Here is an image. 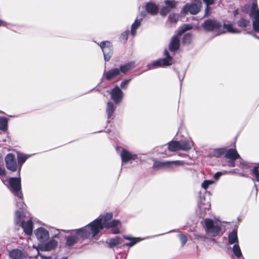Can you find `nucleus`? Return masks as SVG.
I'll use <instances>...</instances> for the list:
<instances>
[{
  "label": "nucleus",
  "mask_w": 259,
  "mask_h": 259,
  "mask_svg": "<svg viewBox=\"0 0 259 259\" xmlns=\"http://www.w3.org/2000/svg\"><path fill=\"white\" fill-rule=\"evenodd\" d=\"M253 36L255 37L256 38H257L259 39V37L257 36L256 34H253Z\"/></svg>",
  "instance_id": "53"
},
{
  "label": "nucleus",
  "mask_w": 259,
  "mask_h": 259,
  "mask_svg": "<svg viewBox=\"0 0 259 259\" xmlns=\"http://www.w3.org/2000/svg\"><path fill=\"white\" fill-rule=\"evenodd\" d=\"M211 13V8L209 6H206V7L205 10V16H208Z\"/></svg>",
  "instance_id": "44"
},
{
  "label": "nucleus",
  "mask_w": 259,
  "mask_h": 259,
  "mask_svg": "<svg viewBox=\"0 0 259 259\" xmlns=\"http://www.w3.org/2000/svg\"><path fill=\"white\" fill-rule=\"evenodd\" d=\"M165 6L162 7L160 14L163 16H166L172 9L176 8L177 2L174 0H166L164 1Z\"/></svg>",
  "instance_id": "12"
},
{
  "label": "nucleus",
  "mask_w": 259,
  "mask_h": 259,
  "mask_svg": "<svg viewBox=\"0 0 259 259\" xmlns=\"http://www.w3.org/2000/svg\"><path fill=\"white\" fill-rule=\"evenodd\" d=\"M203 28L207 32L217 31L219 34L223 33L221 31L222 25L221 24L215 19H209L205 20L202 24Z\"/></svg>",
  "instance_id": "6"
},
{
  "label": "nucleus",
  "mask_w": 259,
  "mask_h": 259,
  "mask_svg": "<svg viewBox=\"0 0 259 259\" xmlns=\"http://www.w3.org/2000/svg\"><path fill=\"white\" fill-rule=\"evenodd\" d=\"M114 110L115 108L113 103L111 102H108L106 108V112L107 113L108 118H110L112 116Z\"/></svg>",
  "instance_id": "28"
},
{
  "label": "nucleus",
  "mask_w": 259,
  "mask_h": 259,
  "mask_svg": "<svg viewBox=\"0 0 259 259\" xmlns=\"http://www.w3.org/2000/svg\"><path fill=\"white\" fill-rule=\"evenodd\" d=\"M249 20L244 18L240 19L237 22L238 26L242 28L246 27L249 24Z\"/></svg>",
  "instance_id": "33"
},
{
  "label": "nucleus",
  "mask_w": 259,
  "mask_h": 259,
  "mask_svg": "<svg viewBox=\"0 0 259 259\" xmlns=\"http://www.w3.org/2000/svg\"><path fill=\"white\" fill-rule=\"evenodd\" d=\"M181 35H179V34L174 36L171 40L169 46V50L174 52L178 50L180 47V38L179 37Z\"/></svg>",
  "instance_id": "18"
},
{
  "label": "nucleus",
  "mask_w": 259,
  "mask_h": 259,
  "mask_svg": "<svg viewBox=\"0 0 259 259\" xmlns=\"http://www.w3.org/2000/svg\"><path fill=\"white\" fill-rule=\"evenodd\" d=\"M178 236L181 240V245L183 246L188 240L187 237L185 235L182 234H179Z\"/></svg>",
  "instance_id": "39"
},
{
  "label": "nucleus",
  "mask_w": 259,
  "mask_h": 259,
  "mask_svg": "<svg viewBox=\"0 0 259 259\" xmlns=\"http://www.w3.org/2000/svg\"><path fill=\"white\" fill-rule=\"evenodd\" d=\"M5 175V169L4 167L0 166V176H4Z\"/></svg>",
  "instance_id": "48"
},
{
  "label": "nucleus",
  "mask_w": 259,
  "mask_h": 259,
  "mask_svg": "<svg viewBox=\"0 0 259 259\" xmlns=\"http://www.w3.org/2000/svg\"><path fill=\"white\" fill-rule=\"evenodd\" d=\"M180 149L184 151H188L190 150L192 146V142L188 141H179Z\"/></svg>",
  "instance_id": "24"
},
{
  "label": "nucleus",
  "mask_w": 259,
  "mask_h": 259,
  "mask_svg": "<svg viewBox=\"0 0 259 259\" xmlns=\"http://www.w3.org/2000/svg\"><path fill=\"white\" fill-rule=\"evenodd\" d=\"M228 240L229 243L230 244L238 243L237 232L236 229H233L232 232L229 234Z\"/></svg>",
  "instance_id": "22"
},
{
  "label": "nucleus",
  "mask_w": 259,
  "mask_h": 259,
  "mask_svg": "<svg viewBox=\"0 0 259 259\" xmlns=\"http://www.w3.org/2000/svg\"><path fill=\"white\" fill-rule=\"evenodd\" d=\"M224 27L229 32H231L232 33H239L240 32V31L237 30L236 28H233V25L231 24H224Z\"/></svg>",
  "instance_id": "32"
},
{
  "label": "nucleus",
  "mask_w": 259,
  "mask_h": 259,
  "mask_svg": "<svg viewBox=\"0 0 259 259\" xmlns=\"http://www.w3.org/2000/svg\"><path fill=\"white\" fill-rule=\"evenodd\" d=\"M233 251L236 257H239L242 256V253L238 243L234 244L233 247Z\"/></svg>",
  "instance_id": "35"
},
{
  "label": "nucleus",
  "mask_w": 259,
  "mask_h": 259,
  "mask_svg": "<svg viewBox=\"0 0 259 259\" xmlns=\"http://www.w3.org/2000/svg\"><path fill=\"white\" fill-rule=\"evenodd\" d=\"M225 157L226 158L230 160H236L240 159V165L243 168H248L250 165L248 163L242 161V159L241 158L239 154L235 149H229L225 152Z\"/></svg>",
  "instance_id": "8"
},
{
  "label": "nucleus",
  "mask_w": 259,
  "mask_h": 259,
  "mask_svg": "<svg viewBox=\"0 0 259 259\" xmlns=\"http://www.w3.org/2000/svg\"><path fill=\"white\" fill-rule=\"evenodd\" d=\"M227 173H228L227 171H225L224 173H223L222 172H217V173L215 174L214 178L215 179V180H218L223 174H225Z\"/></svg>",
  "instance_id": "43"
},
{
  "label": "nucleus",
  "mask_w": 259,
  "mask_h": 259,
  "mask_svg": "<svg viewBox=\"0 0 259 259\" xmlns=\"http://www.w3.org/2000/svg\"><path fill=\"white\" fill-rule=\"evenodd\" d=\"M146 9L147 12L152 15L157 14L158 11L157 6L152 3H148L146 6Z\"/></svg>",
  "instance_id": "23"
},
{
  "label": "nucleus",
  "mask_w": 259,
  "mask_h": 259,
  "mask_svg": "<svg viewBox=\"0 0 259 259\" xmlns=\"http://www.w3.org/2000/svg\"><path fill=\"white\" fill-rule=\"evenodd\" d=\"M204 223L205 231L208 235L216 237L221 234L222 225L220 222L206 219L204 220Z\"/></svg>",
  "instance_id": "4"
},
{
  "label": "nucleus",
  "mask_w": 259,
  "mask_h": 259,
  "mask_svg": "<svg viewBox=\"0 0 259 259\" xmlns=\"http://www.w3.org/2000/svg\"><path fill=\"white\" fill-rule=\"evenodd\" d=\"M8 128L7 118L1 117H0V130L6 131Z\"/></svg>",
  "instance_id": "30"
},
{
  "label": "nucleus",
  "mask_w": 259,
  "mask_h": 259,
  "mask_svg": "<svg viewBox=\"0 0 259 259\" xmlns=\"http://www.w3.org/2000/svg\"><path fill=\"white\" fill-rule=\"evenodd\" d=\"M9 255L10 259H24L26 258L25 253L18 249L10 251Z\"/></svg>",
  "instance_id": "17"
},
{
  "label": "nucleus",
  "mask_w": 259,
  "mask_h": 259,
  "mask_svg": "<svg viewBox=\"0 0 259 259\" xmlns=\"http://www.w3.org/2000/svg\"><path fill=\"white\" fill-rule=\"evenodd\" d=\"M201 7V2L200 1L193 4H187L184 6L182 12L184 14L190 13L191 14L195 15L200 11Z\"/></svg>",
  "instance_id": "9"
},
{
  "label": "nucleus",
  "mask_w": 259,
  "mask_h": 259,
  "mask_svg": "<svg viewBox=\"0 0 259 259\" xmlns=\"http://www.w3.org/2000/svg\"><path fill=\"white\" fill-rule=\"evenodd\" d=\"M233 14H234V16H236V15H237L238 14V10H236L234 11L233 12Z\"/></svg>",
  "instance_id": "52"
},
{
  "label": "nucleus",
  "mask_w": 259,
  "mask_h": 259,
  "mask_svg": "<svg viewBox=\"0 0 259 259\" xmlns=\"http://www.w3.org/2000/svg\"><path fill=\"white\" fill-rule=\"evenodd\" d=\"M204 3L206 4V6H209L210 5H212L214 4L213 0H203Z\"/></svg>",
  "instance_id": "45"
},
{
  "label": "nucleus",
  "mask_w": 259,
  "mask_h": 259,
  "mask_svg": "<svg viewBox=\"0 0 259 259\" xmlns=\"http://www.w3.org/2000/svg\"><path fill=\"white\" fill-rule=\"evenodd\" d=\"M252 172L254 174L256 179L257 181H259V171H258V166H255L252 169Z\"/></svg>",
  "instance_id": "41"
},
{
  "label": "nucleus",
  "mask_w": 259,
  "mask_h": 259,
  "mask_svg": "<svg viewBox=\"0 0 259 259\" xmlns=\"http://www.w3.org/2000/svg\"><path fill=\"white\" fill-rule=\"evenodd\" d=\"M212 241H214V242H215V240L214 239H212Z\"/></svg>",
  "instance_id": "54"
},
{
  "label": "nucleus",
  "mask_w": 259,
  "mask_h": 259,
  "mask_svg": "<svg viewBox=\"0 0 259 259\" xmlns=\"http://www.w3.org/2000/svg\"><path fill=\"white\" fill-rule=\"evenodd\" d=\"M10 184V189L13 194L17 196L18 200H16L17 206L21 210H17L15 212V223L20 226L23 229L24 232L28 235L32 234L33 225L31 220L27 222L22 221L20 223L21 217L22 213V210L25 208V204L23 202V194L21 191V179L20 178H11L9 181Z\"/></svg>",
  "instance_id": "2"
},
{
  "label": "nucleus",
  "mask_w": 259,
  "mask_h": 259,
  "mask_svg": "<svg viewBox=\"0 0 259 259\" xmlns=\"http://www.w3.org/2000/svg\"><path fill=\"white\" fill-rule=\"evenodd\" d=\"M142 20V18L141 19H137L135 20V22L133 23L131 26V34L133 36H135L136 34V30L138 28V27L140 26L141 24V22Z\"/></svg>",
  "instance_id": "25"
},
{
  "label": "nucleus",
  "mask_w": 259,
  "mask_h": 259,
  "mask_svg": "<svg viewBox=\"0 0 259 259\" xmlns=\"http://www.w3.org/2000/svg\"><path fill=\"white\" fill-rule=\"evenodd\" d=\"M112 99L116 103H119L122 98L123 93L118 86H116L112 89L111 93Z\"/></svg>",
  "instance_id": "14"
},
{
  "label": "nucleus",
  "mask_w": 259,
  "mask_h": 259,
  "mask_svg": "<svg viewBox=\"0 0 259 259\" xmlns=\"http://www.w3.org/2000/svg\"><path fill=\"white\" fill-rule=\"evenodd\" d=\"M198 207L201 212V215H204L206 210H209L210 208V204L208 201L206 202L205 199H200L198 204Z\"/></svg>",
  "instance_id": "19"
},
{
  "label": "nucleus",
  "mask_w": 259,
  "mask_h": 259,
  "mask_svg": "<svg viewBox=\"0 0 259 259\" xmlns=\"http://www.w3.org/2000/svg\"><path fill=\"white\" fill-rule=\"evenodd\" d=\"M205 183H207L208 185H210L213 183V181L211 180H205L203 182V185H205Z\"/></svg>",
  "instance_id": "49"
},
{
  "label": "nucleus",
  "mask_w": 259,
  "mask_h": 259,
  "mask_svg": "<svg viewBox=\"0 0 259 259\" xmlns=\"http://www.w3.org/2000/svg\"><path fill=\"white\" fill-rule=\"evenodd\" d=\"M179 141H171L169 143L168 149L170 151H176L180 150Z\"/></svg>",
  "instance_id": "27"
},
{
  "label": "nucleus",
  "mask_w": 259,
  "mask_h": 259,
  "mask_svg": "<svg viewBox=\"0 0 259 259\" xmlns=\"http://www.w3.org/2000/svg\"><path fill=\"white\" fill-rule=\"evenodd\" d=\"M164 55L165 57L163 59H158L154 61L152 63L148 64L147 67L149 69H152L157 67H164L171 65L172 64V57H171L167 50H165Z\"/></svg>",
  "instance_id": "5"
},
{
  "label": "nucleus",
  "mask_w": 259,
  "mask_h": 259,
  "mask_svg": "<svg viewBox=\"0 0 259 259\" xmlns=\"http://www.w3.org/2000/svg\"><path fill=\"white\" fill-rule=\"evenodd\" d=\"M242 176H245V177H246V176H246V175H242Z\"/></svg>",
  "instance_id": "55"
},
{
  "label": "nucleus",
  "mask_w": 259,
  "mask_h": 259,
  "mask_svg": "<svg viewBox=\"0 0 259 259\" xmlns=\"http://www.w3.org/2000/svg\"><path fill=\"white\" fill-rule=\"evenodd\" d=\"M128 34V31H125V32H123L121 34L122 38H123L125 40H126L127 39Z\"/></svg>",
  "instance_id": "46"
},
{
  "label": "nucleus",
  "mask_w": 259,
  "mask_h": 259,
  "mask_svg": "<svg viewBox=\"0 0 259 259\" xmlns=\"http://www.w3.org/2000/svg\"><path fill=\"white\" fill-rule=\"evenodd\" d=\"M7 25V23L3 20H0V26H6Z\"/></svg>",
  "instance_id": "50"
},
{
  "label": "nucleus",
  "mask_w": 259,
  "mask_h": 259,
  "mask_svg": "<svg viewBox=\"0 0 259 259\" xmlns=\"http://www.w3.org/2000/svg\"><path fill=\"white\" fill-rule=\"evenodd\" d=\"M208 186L209 185L207 183H205V185H203V182L202 183V184L201 185L202 187L205 190L208 188Z\"/></svg>",
  "instance_id": "51"
},
{
  "label": "nucleus",
  "mask_w": 259,
  "mask_h": 259,
  "mask_svg": "<svg viewBox=\"0 0 259 259\" xmlns=\"http://www.w3.org/2000/svg\"><path fill=\"white\" fill-rule=\"evenodd\" d=\"M18 161V165L19 166V172H20L21 170V167L22 164L25 162V161L28 158V156L26 155L23 154H18L17 155Z\"/></svg>",
  "instance_id": "26"
},
{
  "label": "nucleus",
  "mask_w": 259,
  "mask_h": 259,
  "mask_svg": "<svg viewBox=\"0 0 259 259\" xmlns=\"http://www.w3.org/2000/svg\"><path fill=\"white\" fill-rule=\"evenodd\" d=\"M191 35L189 33H187L183 36L182 42L184 44H189L191 42Z\"/></svg>",
  "instance_id": "38"
},
{
  "label": "nucleus",
  "mask_w": 259,
  "mask_h": 259,
  "mask_svg": "<svg viewBox=\"0 0 259 259\" xmlns=\"http://www.w3.org/2000/svg\"><path fill=\"white\" fill-rule=\"evenodd\" d=\"M131 79H125L123 81L121 82L120 87L122 89H126L127 87V85L130 82Z\"/></svg>",
  "instance_id": "42"
},
{
  "label": "nucleus",
  "mask_w": 259,
  "mask_h": 259,
  "mask_svg": "<svg viewBox=\"0 0 259 259\" xmlns=\"http://www.w3.org/2000/svg\"><path fill=\"white\" fill-rule=\"evenodd\" d=\"M184 164V162L182 161L176 160V161H166L164 169L168 170H173L176 167L179 165H182Z\"/></svg>",
  "instance_id": "20"
},
{
  "label": "nucleus",
  "mask_w": 259,
  "mask_h": 259,
  "mask_svg": "<svg viewBox=\"0 0 259 259\" xmlns=\"http://www.w3.org/2000/svg\"><path fill=\"white\" fill-rule=\"evenodd\" d=\"M7 168L12 171L17 170V165L15 155L11 153L8 154L5 157Z\"/></svg>",
  "instance_id": "11"
},
{
  "label": "nucleus",
  "mask_w": 259,
  "mask_h": 259,
  "mask_svg": "<svg viewBox=\"0 0 259 259\" xmlns=\"http://www.w3.org/2000/svg\"><path fill=\"white\" fill-rule=\"evenodd\" d=\"M134 67H135V62H131L127 63L126 64L120 66V68L118 69L120 70V74L121 73H123V74H125L128 71H130L132 68H133Z\"/></svg>",
  "instance_id": "21"
},
{
  "label": "nucleus",
  "mask_w": 259,
  "mask_h": 259,
  "mask_svg": "<svg viewBox=\"0 0 259 259\" xmlns=\"http://www.w3.org/2000/svg\"><path fill=\"white\" fill-rule=\"evenodd\" d=\"M108 243L109 247L111 248L119 244L121 242L119 240V238L118 237H116L115 238L110 239L108 242Z\"/></svg>",
  "instance_id": "31"
},
{
  "label": "nucleus",
  "mask_w": 259,
  "mask_h": 259,
  "mask_svg": "<svg viewBox=\"0 0 259 259\" xmlns=\"http://www.w3.org/2000/svg\"><path fill=\"white\" fill-rule=\"evenodd\" d=\"M235 160H230L228 161V165L230 167H234L235 166L234 161Z\"/></svg>",
  "instance_id": "47"
},
{
  "label": "nucleus",
  "mask_w": 259,
  "mask_h": 259,
  "mask_svg": "<svg viewBox=\"0 0 259 259\" xmlns=\"http://www.w3.org/2000/svg\"><path fill=\"white\" fill-rule=\"evenodd\" d=\"M225 152V149L224 148L215 149L213 151L212 155L216 157H219L222 155Z\"/></svg>",
  "instance_id": "36"
},
{
  "label": "nucleus",
  "mask_w": 259,
  "mask_h": 259,
  "mask_svg": "<svg viewBox=\"0 0 259 259\" xmlns=\"http://www.w3.org/2000/svg\"><path fill=\"white\" fill-rule=\"evenodd\" d=\"M103 75L108 80H111L120 75V70L117 68H114L106 72L105 71Z\"/></svg>",
  "instance_id": "16"
},
{
  "label": "nucleus",
  "mask_w": 259,
  "mask_h": 259,
  "mask_svg": "<svg viewBox=\"0 0 259 259\" xmlns=\"http://www.w3.org/2000/svg\"><path fill=\"white\" fill-rule=\"evenodd\" d=\"M100 46L104 54V60L108 61L113 53L112 46L110 42L108 41H102Z\"/></svg>",
  "instance_id": "10"
},
{
  "label": "nucleus",
  "mask_w": 259,
  "mask_h": 259,
  "mask_svg": "<svg viewBox=\"0 0 259 259\" xmlns=\"http://www.w3.org/2000/svg\"><path fill=\"white\" fill-rule=\"evenodd\" d=\"M249 16L253 18L252 25L253 29L255 31H259V10L256 2H254L251 6Z\"/></svg>",
  "instance_id": "7"
},
{
  "label": "nucleus",
  "mask_w": 259,
  "mask_h": 259,
  "mask_svg": "<svg viewBox=\"0 0 259 259\" xmlns=\"http://www.w3.org/2000/svg\"><path fill=\"white\" fill-rule=\"evenodd\" d=\"M35 234L37 239L41 242H45L49 238V232L45 229L40 227L35 231Z\"/></svg>",
  "instance_id": "13"
},
{
  "label": "nucleus",
  "mask_w": 259,
  "mask_h": 259,
  "mask_svg": "<svg viewBox=\"0 0 259 259\" xmlns=\"http://www.w3.org/2000/svg\"><path fill=\"white\" fill-rule=\"evenodd\" d=\"M113 217L112 213L107 212L103 215H100L98 218L90 223L83 228L75 230L76 236H70L66 238V244L68 246H72L78 238H88L94 237L104 228L111 229L113 234L119 233V226L120 223L119 220H114L111 222Z\"/></svg>",
  "instance_id": "1"
},
{
  "label": "nucleus",
  "mask_w": 259,
  "mask_h": 259,
  "mask_svg": "<svg viewBox=\"0 0 259 259\" xmlns=\"http://www.w3.org/2000/svg\"><path fill=\"white\" fill-rule=\"evenodd\" d=\"M123 238L126 240H128L131 241L130 242L126 243L124 244V245L126 246H130V247L133 246L134 245H135L136 243L138 242L139 241L138 239V238H132L128 236H123Z\"/></svg>",
  "instance_id": "29"
},
{
  "label": "nucleus",
  "mask_w": 259,
  "mask_h": 259,
  "mask_svg": "<svg viewBox=\"0 0 259 259\" xmlns=\"http://www.w3.org/2000/svg\"><path fill=\"white\" fill-rule=\"evenodd\" d=\"M166 161H155L153 167L157 169H164Z\"/></svg>",
  "instance_id": "34"
},
{
  "label": "nucleus",
  "mask_w": 259,
  "mask_h": 259,
  "mask_svg": "<svg viewBox=\"0 0 259 259\" xmlns=\"http://www.w3.org/2000/svg\"><path fill=\"white\" fill-rule=\"evenodd\" d=\"M168 19L171 22L176 23L179 19V15L176 14H170Z\"/></svg>",
  "instance_id": "40"
},
{
  "label": "nucleus",
  "mask_w": 259,
  "mask_h": 259,
  "mask_svg": "<svg viewBox=\"0 0 259 259\" xmlns=\"http://www.w3.org/2000/svg\"><path fill=\"white\" fill-rule=\"evenodd\" d=\"M120 156L122 163H126L131 160H135L137 158V155L132 154L128 151L123 149L121 152Z\"/></svg>",
  "instance_id": "15"
},
{
  "label": "nucleus",
  "mask_w": 259,
  "mask_h": 259,
  "mask_svg": "<svg viewBox=\"0 0 259 259\" xmlns=\"http://www.w3.org/2000/svg\"><path fill=\"white\" fill-rule=\"evenodd\" d=\"M55 238H59V234H56L51 240L45 244L39 245L37 248H35L37 252V257L39 256L42 259H50L51 257L42 254L40 251H50L54 249L58 244V241Z\"/></svg>",
  "instance_id": "3"
},
{
  "label": "nucleus",
  "mask_w": 259,
  "mask_h": 259,
  "mask_svg": "<svg viewBox=\"0 0 259 259\" xmlns=\"http://www.w3.org/2000/svg\"><path fill=\"white\" fill-rule=\"evenodd\" d=\"M192 28V26L190 24H185L184 25L181 30H180L178 32L179 35H181L184 32L186 31L190 30Z\"/></svg>",
  "instance_id": "37"
}]
</instances>
